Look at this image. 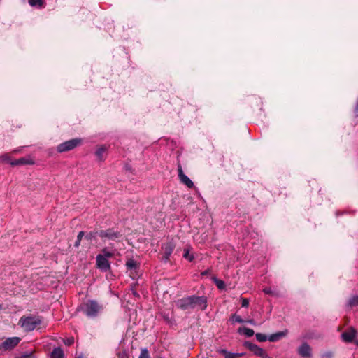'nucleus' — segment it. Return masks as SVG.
Wrapping results in <instances>:
<instances>
[{
  "label": "nucleus",
  "instance_id": "nucleus-12",
  "mask_svg": "<svg viewBox=\"0 0 358 358\" xmlns=\"http://www.w3.org/2000/svg\"><path fill=\"white\" fill-rule=\"evenodd\" d=\"M287 334V330L278 331L277 333L271 334L268 336V341L271 342H276L285 337Z\"/></svg>",
  "mask_w": 358,
  "mask_h": 358
},
{
  "label": "nucleus",
  "instance_id": "nucleus-10",
  "mask_svg": "<svg viewBox=\"0 0 358 358\" xmlns=\"http://www.w3.org/2000/svg\"><path fill=\"white\" fill-rule=\"evenodd\" d=\"M178 178L187 187L191 188L194 186L193 182L183 173L181 167L178 168Z\"/></svg>",
  "mask_w": 358,
  "mask_h": 358
},
{
  "label": "nucleus",
  "instance_id": "nucleus-14",
  "mask_svg": "<svg viewBox=\"0 0 358 358\" xmlns=\"http://www.w3.org/2000/svg\"><path fill=\"white\" fill-rule=\"evenodd\" d=\"M195 298L202 299V301H194L192 307H197L201 310H204L207 307L206 298L203 296H195Z\"/></svg>",
  "mask_w": 358,
  "mask_h": 358
},
{
  "label": "nucleus",
  "instance_id": "nucleus-15",
  "mask_svg": "<svg viewBox=\"0 0 358 358\" xmlns=\"http://www.w3.org/2000/svg\"><path fill=\"white\" fill-rule=\"evenodd\" d=\"M163 250L164 253L163 259L165 262H167L169 259V257L173 250V245L171 243H168L164 247H163Z\"/></svg>",
  "mask_w": 358,
  "mask_h": 358
},
{
  "label": "nucleus",
  "instance_id": "nucleus-13",
  "mask_svg": "<svg viewBox=\"0 0 358 358\" xmlns=\"http://www.w3.org/2000/svg\"><path fill=\"white\" fill-rule=\"evenodd\" d=\"M0 162L9 163L12 165H16L22 162V159L20 158L17 160L13 161L10 158V155L9 154H6L0 157Z\"/></svg>",
  "mask_w": 358,
  "mask_h": 358
},
{
  "label": "nucleus",
  "instance_id": "nucleus-33",
  "mask_svg": "<svg viewBox=\"0 0 358 358\" xmlns=\"http://www.w3.org/2000/svg\"><path fill=\"white\" fill-rule=\"evenodd\" d=\"M331 357H332L331 352H327L323 355V357H325V358H331Z\"/></svg>",
  "mask_w": 358,
  "mask_h": 358
},
{
  "label": "nucleus",
  "instance_id": "nucleus-2",
  "mask_svg": "<svg viewBox=\"0 0 358 358\" xmlns=\"http://www.w3.org/2000/svg\"><path fill=\"white\" fill-rule=\"evenodd\" d=\"M83 311L89 317H95L101 310V306L94 301H88L83 304Z\"/></svg>",
  "mask_w": 358,
  "mask_h": 358
},
{
  "label": "nucleus",
  "instance_id": "nucleus-39",
  "mask_svg": "<svg viewBox=\"0 0 358 358\" xmlns=\"http://www.w3.org/2000/svg\"><path fill=\"white\" fill-rule=\"evenodd\" d=\"M78 358H82V357H78Z\"/></svg>",
  "mask_w": 358,
  "mask_h": 358
},
{
  "label": "nucleus",
  "instance_id": "nucleus-34",
  "mask_svg": "<svg viewBox=\"0 0 358 358\" xmlns=\"http://www.w3.org/2000/svg\"><path fill=\"white\" fill-rule=\"evenodd\" d=\"M32 354V351L29 352V353L24 352L23 357L24 358H29V355Z\"/></svg>",
  "mask_w": 358,
  "mask_h": 358
},
{
  "label": "nucleus",
  "instance_id": "nucleus-6",
  "mask_svg": "<svg viewBox=\"0 0 358 358\" xmlns=\"http://www.w3.org/2000/svg\"><path fill=\"white\" fill-rule=\"evenodd\" d=\"M194 301H202V299H196L195 296H192L179 300L177 304L182 309L193 308L192 304Z\"/></svg>",
  "mask_w": 358,
  "mask_h": 358
},
{
  "label": "nucleus",
  "instance_id": "nucleus-29",
  "mask_svg": "<svg viewBox=\"0 0 358 358\" xmlns=\"http://www.w3.org/2000/svg\"><path fill=\"white\" fill-rule=\"evenodd\" d=\"M106 151V148L104 147H101L99 148L97 151H96V155L101 158L103 154L104 153V152Z\"/></svg>",
  "mask_w": 358,
  "mask_h": 358
},
{
  "label": "nucleus",
  "instance_id": "nucleus-1",
  "mask_svg": "<svg viewBox=\"0 0 358 358\" xmlns=\"http://www.w3.org/2000/svg\"><path fill=\"white\" fill-rule=\"evenodd\" d=\"M45 326L42 317L36 315H30L24 318V331L39 329Z\"/></svg>",
  "mask_w": 358,
  "mask_h": 358
},
{
  "label": "nucleus",
  "instance_id": "nucleus-17",
  "mask_svg": "<svg viewBox=\"0 0 358 358\" xmlns=\"http://www.w3.org/2000/svg\"><path fill=\"white\" fill-rule=\"evenodd\" d=\"M126 266H127V268L131 270V273H130L131 276L133 275L132 270L136 271V269L138 267L136 262L132 259H129L127 261Z\"/></svg>",
  "mask_w": 358,
  "mask_h": 358
},
{
  "label": "nucleus",
  "instance_id": "nucleus-3",
  "mask_svg": "<svg viewBox=\"0 0 358 358\" xmlns=\"http://www.w3.org/2000/svg\"><path fill=\"white\" fill-rule=\"evenodd\" d=\"M81 142L80 138L71 139L58 145L57 150L59 152L69 151L81 144Z\"/></svg>",
  "mask_w": 358,
  "mask_h": 358
},
{
  "label": "nucleus",
  "instance_id": "nucleus-30",
  "mask_svg": "<svg viewBox=\"0 0 358 358\" xmlns=\"http://www.w3.org/2000/svg\"><path fill=\"white\" fill-rule=\"evenodd\" d=\"M241 306L242 307H248L249 305V300L245 298H241Z\"/></svg>",
  "mask_w": 358,
  "mask_h": 358
},
{
  "label": "nucleus",
  "instance_id": "nucleus-22",
  "mask_svg": "<svg viewBox=\"0 0 358 358\" xmlns=\"http://www.w3.org/2000/svg\"><path fill=\"white\" fill-rule=\"evenodd\" d=\"M348 305L350 307H354L358 306V296L355 295L352 296L348 301Z\"/></svg>",
  "mask_w": 358,
  "mask_h": 358
},
{
  "label": "nucleus",
  "instance_id": "nucleus-5",
  "mask_svg": "<svg viewBox=\"0 0 358 358\" xmlns=\"http://www.w3.org/2000/svg\"><path fill=\"white\" fill-rule=\"evenodd\" d=\"M245 345L256 356L261 358H268V354L266 352L257 345L250 342H245Z\"/></svg>",
  "mask_w": 358,
  "mask_h": 358
},
{
  "label": "nucleus",
  "instance_id": "nucleus-31",
  "mask_svg": "<svg viewBox=\"0 0 358 358\" xmlns=\"http://www.w3.org/2000/svg\"><path fill=\"white\" fill-rule=\"evenodd\" d=\"M64 343L66 345H71L74 342V339L73 338H66V340H64Z\"/></svg>",
  "mask_w": 358,
  "mask_h": 358
},
{
  "label": "nucleus",
  "instance_id": "nucleus-32",
  "mask_svg": "<svg viewBox=\"0 0 358 358\" xmlns=\"http://www.w3.org/2000/svg\"><path fill=\"white\" fill-rule=\"evenodd\" d=\"M263 291L266 294H273L272 289L271 287H266L263 289Z\"/></svg>",
  "mask_w": 358,
  "mask_h": 358
},
{
  "label": "nucleus",
  "instance_id": "nucleus-7",
  "mask_svg": "<svg viewBox=\"0 0 358 358\" xmlns=\"http://www.w3.org/2000/svg\"><path fill=\"white\" fill-rule=\"evenodd\" d=\"M96 266L99 269L103 271H107L110 268V264L108 259L101 255L96 256Z\"/></svg>",
  "mask_w": 358,
  "mask_h": 358
},
{
  "label": "nucleus",
  "instance_id": "nucleus-19",
  "mask_svg": "<svg viewBox=\"0 0 358 358\" xmlns=\"http://www.w3.org/2000/svg\"><path fill=\"white\" fill-rule=\"evenodd\" d=\"M51 358H64V352L60 348H55L51 353Z\"/></svg>",
  "mask_w": 358,
  "mask_h": 358
},
{
  "label": "nucleus",
  "instance_id": "nucleus-20",
  "mask_svg": "<svg viewBox=\"0 0 358 358\" xmlns=\"http://www.w3.org/2000/svg\"><path fill=\"white\" fill-rule=\"evenodd\" d=\"M191 248L190 247H186L184 249V254L183 257L186 259H187L189 262H192L194 259V255L190 253Z\"/></svg>",
  "mask_w": 358,
  "mask_h": 358
},
{
  "label": "nucleus",
  "instance_id": "nucleus-27",
  "mask_svg": "<svg viewBox=\"0 0 358 358\" xmlns=\"http://www.w3.org/2000/svg\"><path fill=\"white\" fill-rule=\"evenodd\" d=\"M84 236V232L83 231H80L78 236H77V240L75 243V246L76 247H78L80 244V241L81 239L83 238Z\"/></svg>",
  "mask_w": 358,
  "mask_h": 358
},
{
  "label": "nucleus",
  "instance_id": "nucleus-38",
  "mask_svg": "<svg viewBox=\"0 0 358 358\" xmlns=\"http://www.w3.org/2000/svg\"><path fill=\"white\" fill-rule=\"evenodd\" d=\"M2 309V306L0 304V310Z\"/></svg>",
  "mask_w": 358,
  "mask_h": 358
},
{
  "label": "nucleus",
  "instance_id": "nucleus-36",
  "mask_svg": "<svg viewBox=\"0 0 358 358\" xmlns=\"http://www.w3.org/2000/svg\"><path fill=\"white\" fill-rule=\"evenodd\" d=\"M248 322L252 324H254V321L252 320H249Z\"/></svg>",
  "mask_w": 358,
  "mask_h": 358
},
{
  "label": "nucleus",
  "instance_id": "nucleus-25",
  "mask_svg": "<svg viewBox=\"0 0 358 358\" xmlns=\"http://www.w3.org/2000/svg\"><path fill=\"white\" fill-rule=\"evenodd\" d=\"M231 320L234 322L243 323L244 320L238 315H233L231 317Z\"/></svg>",
  "mask_w": 358,
  "mask_h": 358
},
{
  "label": "nucleus",
  "instance_id": "nucleus-24",
  "mask_svg": "<svg viewBox=\"0 0 358 358\" xmlns=\"http://www.w3.org/2000/svg\"><path fill=\"white\" fill-rule=\"evenodd\" d=\"M101 255H103L106 258L108 259L112 257L114 255V253L111 251H109L108 249L104 248L101 250Z\"/></svg>",
  "mask_w": 358,
  "mask_h": 358
},
{
  "label": "nucleus",
  "instance_id": "nucleus-16",
  "mask_svg": "<svg viewBox=\"0 0 358 358\" xmlns=\"http://www.w3.org/2000/svg\"><path fill=\"white\" fill-rule=\"evenodd\" d=\"M220 352L225 358H238L243 355L242 353H232L227 351L226 350H221Z\"/></svg>",
  "mask_w": 358,
  "mask_h": 358
},
{
  "label": "nucleus",
  "instance_id": "nucleus-26",
  "mask_svg": "<svg viewBox=\"0 0 358 358\" xmlns=\"http://www.w3.org/2000/svg\"><path fill=\"white\" fill-rule=\"evenodd\" d=\"M139 358H150L148 350L147 349H142Z\"/></svg>",
  "mask_w": 358,
  "mask_h": 358
},
{
  "label": "nucleus",
  "instance_id": "nucleus-37",
  "mask_svg": "<svg viewBox=\"0 0 358 358\" xmlns=\"http://www.w3.org/2000/svg\"><path fill=\"white\" fill-rule=\"evenodd\" d=\"M355 343H356V345H358V340H357V341H355Z\"/></svg>",
  "mask_w": 358,
  "mask_h": 358
},
{
  "label": "nucleus",
  "instance_id": "nucleus-9",
  "mask_svg": "<svg viewBox=\"0 0 358 358\" xmlns=\"http://www.w3.org/2000/svg\"><path fill=\"white\" fill-rule=\"evenodd\" d=\"M357 331L351 327L342 334V338L345 342H352L356 337Z\"/></svg>",
  "mask_w": 358,
  "mask_h": 358
},
{
  "label": "nucleus",
  "instance_id": "nucleus-35",
  "mask_svg": "<svg viewBox=\"0 0 358 358\" xmlns=\"http://www.w3.org/2000/svg\"><path fill=\"white\" fill-rule=\"evenodd\" d=\"M23 163H24V164H33V163H34V162H33V161H26V160L24 159Z\"/></svg>",
  "mask_w": 358,
  "mask_h": 358
},
{
  "label": "nucleus",
  "instance_id": "nucleus-8",
  "mask_svg": "<svg viewBox=\"0 0 358 358\" xmlns=\"http://www.w3.org/2000/svg\"><path fill=\"white\" fill-rule=\"evenodd\" d=\"M20 341L18 337L8 338L2 343V348L5 350H10L16 346Z\"/></svg>",
  "mask_w": 358,
  "mask_h": 358
},
{
  "label": "nucleus",
  "instance_id": "nucleus-11",
  "mask_svg": "<svg viewBox=\"0 0 358 358\" xmlns=\"http://www.w3.org/2000/svg\"><path fill=\"white\" fill-rule=\"evenodd\" d=\"M298 352L299 354L303 357H310L311 348L307 343H303L299 347Z\"/></svg>",
  "mask_w": 358,
  "mask_h": 358
},
{
  "label": "nucleus",
  "instance_id": "nucleus-23",
  "mask_svg": "<svg viewBox=\"0 0 358 358\" xmlns=\"http://www.w3.org/2000/svg\"><path fill=\"white\" fill-rule=\"evenodd\" d=\"M255 336H256V339L259 342H264L266 340H268V336H267L266 335L262 334V333H257L255 334Z\"/></svg>",
  "mask_w": 358,
  "mask_h": 358
},
{
  "label": "nucleus",
  "instance_id": "nucleus-21",
  "mask_svg": "<svg viewBox=\"0 0 358 358\" xmlns=\"http://www.w3.org/2000/svg\"><path fill=\"white\" fill-rule=\"evenodd\" d=\"M29 3L31 6L41 8L43 6L44 1L43 0H29Z\"/></svg>",
  "mask_w": 358,
  "mask_h": 358
},
{
  "label": "nucleus",
  "instance_id": "nucleus-18",
  "mask_svg": "<svg viewBox=\"0 0 358 358\" xmlns=\"http://www.w3.org/2000/svg\"><path fill=\"white\" fill-rule=\"evenodd\" d=\"M238 332L241 334H244L247 337H251L254 335L255 332L252 329L248 327H240L238 329Z\"/></svg>",
  "mask_w": 358,
  "mask_h": 358
},
{
  "label": "nucleus",
  "instance_id": "nucleus-4",
  "mask_svg": "<svg viewBox=\"0 0 358 358\" xmlns=\"http://www.w3.org/2000/svg\"><path fill=\"white\" fill-rule=\"evenodd\" d=\"M97 236L105 240H112L115 241L119 238L120 236V234L112 229H108L106 230H100L96 232Z\"/></svg>",
  "mask_w": 358,
  "mask_h": 358
},
{
  "label": "nucleus",
  "instance_id": "nucleus-28",
  "mask_svg": "<svg viewBox=\"0 0 358 358\" xmlns=\"http://www.w3.org/2000/svg\"><path fill=\"white\" fill-rule=\"evenodd\" d=\"M215 282L220 289H222L224 288V282L221 280H215Z\"/></svg>",
  "mask_w": 358,
  "mask_h": 358
}]
</instances>
